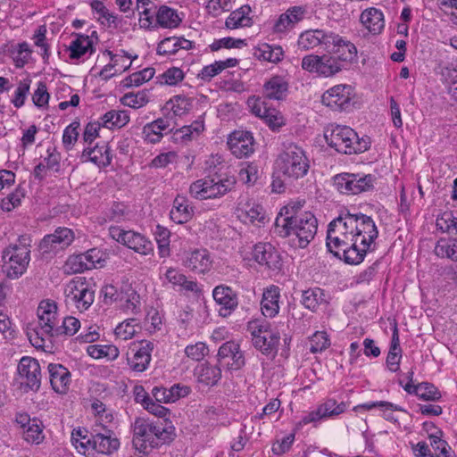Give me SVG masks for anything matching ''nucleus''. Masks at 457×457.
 <instances>
[{
    "label": "nucleus",
    "mask_w": 457,
    "mask_h": 457,
    "mask_svg": "<svg viewBox=\"0 0 457 457\" xmlns=\"http://www.w3.org/2000/svg\"><path fill=\"white\" fill-rule=\"evenodd\" d=\"M236 182L234 176L217 179L207 177L192 183L189 192L193 197L197 199L217 198L231 191Z\"/></svg>",
    "instance_id": "6e6552de"
},
{
    "label": "nucleus",
    "mask_w": 457,
    "mask_h": 457,
    "mask_svg": "<svg viewBox=\"0 0 457 457\" xmlns=\"http://www.w3.org/2000/svg\"><path fill=\"white\" fill-rule=\"evenodd\" d=\"M31 239L22 235L17 244H11L2 252V270L10 279L21 278L26 271L30 262Z\"/></svg>",
    "instance_id": "39448f33"
},
{
    "label": "nucleus",
    "mask_w": 457,
    "mask_h": 457,
    "mask_svg": "<svg viewBox=\"0 0 457 457\" xmlns=\"http://www.w3.org/2000/svg\"><path fill=\"white\" fill-rule=\"evenodd\" d=\"M183 265L192 271L204 274L212 269V259L207 249H195L185 253Z\"/></svg>",
    "instance_id": "412c9836"
},
{
    "label": "nucleus",
    "mask_w": 457,
    "mask_h": 457,
    "mask_svg": "<svg viewBox=\"0 0 457 457\" xmlns=\"http://www.w3.org/2000/svg\"><path fill=\"white\" fill-rule=\"evenodd\" d=\"M253 346L263 354H274L278 351L280 334L266 321L254 320L248 324Z\"/></svg>",
    "instance_id": "1a4fd4ad"
},
{
    "label": "nucleus",
    "mask_w": 457,
    "mask_h": 457,
    "mask_svg": "<svg viewBox=\"0 0 457 457\" xmlns=\"http://www.w3.org/2000/svg\"><path fill=\"white\" fill-rule=\"evenodd\" d=\"M103 126L112 129L113 127L122 128L129 121V115L127 111L111 110L104 113L102 118Z\"/></svg>",
    "instance_id": "a18cd8bd"
},
{
    "label": "nucleus",
    "mask_w": 457,
    "mask_h": 457,
    "mask_svg": "<svg viewBox=\"0 0 457 457\" xmlns=\"http://www.w3.org/2000/svg\"><path fill=\"white\" fill-rule=\"evenodd\" d=\"M434 253L440 259L457 262V237H441L434 247Z\"/></svg>",
    "instance_id": "e433bc0d"
},
{
    "label": "nucleus",
    "mask_w": 457,
    "mask_h": 457,
    "mask_svg": "<svg viewBox=\"0 0 457 457\" xmlns=\"http://www.w3.org/2000/svg\"><path fill=\"white\" fill-rule=\"evenodd\" d=\"M79 123L77 121L71 122L65 128L62 134V144L64 147L69 150L72 147L79 137Z\"/></svg>",
    "instance_id": "69168bd1"
},
{
    "label": "nucleus",
    "mask_w": 457,
    "mask_h": 457,
    "mask_svg": "<svg viewBox=\"0 0 457 457\" xmlns=\"http://www.w3.org/2000/svg\"><path fill=\"white\" fill-rule=\"evenodd\" d=\"M253 258L269 270H278L282 266L279 252L270 243H258L253 246Z\"/></svg>",
    "instance_id": "6ab92c4d"
},
{
    "label": "nucleus",
    "mask_w": 457,
    "mask_h": 457,
    "mask_svg": "<svg viewBox=\"0 0 457 457\" xmlns=\"http://www.w3.org/2000/svg\"><path fill=\"white\" fill-rule=\"evenodd\" d=\"M360 21L365 29L373 35L381 33L385 27L382 11L375 7L367 8L362 11Z\"/></svg>",
    "instance_id": "cd10ccee"
},
{
    "label": "nucleus",
    "mask_w": 457,
    "mask_h": 457,
    "mask_svg": "<svg viewBox=\"0 0 457 457\" xmlns=\"http://www.w3.org/2000/svg\"><path fill=\"white\" fill-rule=\"evenodd\" d=\"M29 79H23L19 82L18 87L14 92L13 97L12 99V103L16 108H21L24 105L25 99L29 92Z\"/></svg>",
    "instance_id": "680f3d73"
},
{
    "label": "nucleus",
    "mask_w": 457,
    "mask_h": 457,
    "mask_svg": "<svg viewBox=\"0 0 457 457\" xmlns=\"http://www.w3.org/2000/svg\"><path fill=\"white\" fill-rule=\"evenodd\" d=\"M120 103L134 109L141 108L148 103L147 93L145 91L127 93L120 98Z\"/></svg>",
    "instance_id": "bf43d9fd"
},
{
    "label": "nucleus",
    "mask_w": 457,
    "mask_h": 457,
    "mask_svg": "<svg viewBox=\"0 0 457 457\" xmlns=\"http://www.w3.org/2000/svg\"><path fill=\"white\" fill-rule=\"evenodd\" d=\"M87 353L92 358L100 359L107 358L109 360H115L119 356V349L112 345H91L87 347Z\"/></svg>",
    "instance_id": "09e8293b"
},
{
    "label": "nucleus",
    "mask_w": 457,
    "mask_h": 457,
    "mask_svg": "<svg viewBox=\"0 0 457 457\" xmlns=\"http://www.w3.org/2000/svg\"><path fill=\"white\" fill-rule=\"evenodd\" d=\"M47 370L53 390L58 394H66L71 383L69 370L59 363H49Z\"/></svg>",
    "instance_id": "393cba45"
},
{
    "label": "nucleus",
    "mask_w": 457,
    "mask_h": 457,
    "mask_svg": "<svg viewBox=\"0 0 457 457\" xmlns=\"http://www.w3.org/2000/svg\"><path fill=\"white\" fill-rule=\"evenodd\" d=\"M254 55L260 60L276 63L283 59L284 51L280 46L262 44L255 49Z\"/></svg>",
    "instance_id": "c03bdc74"
},
{
    "label": "nucleus",
    "mask_w": 457,
    "mask_h": 457,
    "mask_svg": "<svg viewBox=\"0 0 457 457\" xmlns=\"http://www.w3.org/2000/svg\"><path fill=\"white\" fill-rule=\"evenodd\" d=\"M81 158L85 161H90L98 167H107L112 162L111 148L106 143L97 144L93 148L85 149Z\"/></svg>",
    "instance_id": "c85d7f7f"
},
{
    "label": "nucleus",
    "mask_w": 457,
    "mask_h": 457,
    "mask_svg": "<svg viewBox=\"0 0 457 457\" xmlns=\"http://www.w3.org/2000/svg\"><path fill=\"white\" fill-rule=\"evenodd\" d=\"M156 22L162 28L174 29L180 24L181 19L176 10L162 5L156 12Z\"/></svg>",
    "instance_id": "a19ab883"
},
{
    "label": "nucleus",
    "mask_w": 457,
    "mask_h": 457,
    "mask_svg": "<svg viewBox=\"0 0 457 457\" xmlns=\"http://www.w3.org/2000/svg\"><path fill=\"white\" fill-rule=\"evenodd\" d=\"M323 296L322 289L319 287L310 288L303 291L301 302L305 308L314 312L324 301Z\"/></svg>",
    "instance_id": "3c124183"
},
{
    "label": "nucleus",
    "mask_w": 457,
    "mask_h": 457,
    "mask_svg": "<svg viewBox=\"0 0 457 457\" xmlns=\"http://www.w3.org/2000/svg\"><path fill=\"white\" fill-rule=\"evenodd\" d=\"M288 84L280 76H274L263 86V94L269 99L281 100L286 96Z\"/></svg>",
    "instance_id": "4c0bfd02"
},
{
    "label": "nucleus",
    "mask_w": 457,
    "mask_h": 457,
    "mask_svg": "<svg viewBox=\"0 0 457 457\" xmlns=\"http://www.w3.org/2000/svg\"><path fill=\"white\" fill-rule=\"evenodd\" d=\"M38 322L35 327L27 329L30 344L36 348H43L46 341L51 342L58 337L59 320L57 319V305L49 300L42 301L37 308Z\"/></svg>",
    "instance_id": "7ed1b4c3"
},
{
    "label": "nucleus",
    "mask_w": 457,
    "mask_h": 457,
    "mask_svg": "<svg viewBox=\"0 0 457 457\" xmlns=\"http://www.w3.org/2000/svg\"><path fill=\"white\" fill-rule=\"evenodd\" d=\"M305 10L302 6H293L280 14L273 25L275 33H285L293 29L304 17Z\"/></svg>",
    "instance_id": "bb28decb"
},
{
    "label": "nucleus",
    "mask_w": 457,
    "mask_h": 457,
    "mask_svg": "<svg viewBox=\"0 0 457 457\" xmlns=\"http://www.w3.org/2000/svg\"><path fill=\"white\" fill-rule=\"evenodd\" d=\"M378 237V228L370 216L345 209L328 224L326 245L335 256L341 257V251L346 263L357 265L374 250Z\"/></svg>",
    "instance_id": "f257e3e1"
},
{
    "label": "nucleus",
    "mask_w": 457,
    "mask_h": 457,
    "mask_svg": "<svg viewBox=\"0 0 457 457\" xmlns=\"http://www.w3.org/2000/svg\"><path fill=\"white\" fill-rule=\"evenodd\" d=\"M9 53L15 66L17 68H22L26 63H28L32 51L29 45L24 41L15 46H12L9 49Z\"/></svg>",
    "instance_id": "de8ad7c7"
},
{
    "label": "nucleus",
    "mask_w": 457,
    "mask_h": 457,
    "mask_svg": "<svg viewBox=\"0 0 457 457\" xmlns=\"http://www.w3.org/2000/svg\"><path fill=\"white\" fill-rule=\"evenodd\" d=\"M413 372H409V382L403 386V389L411 395H415L423 401H437L442 397L441 392L436 386L428 382H422L418 385L411 383Z\"/></svg>",
    "instance_id": "a878e982"
},
{
    "label": "nucleus",
    "mask_w": 457,
    "mask_h": 457,
    "mask_svg": "<svg viewBox=\"0 0 457 457\" xmlns=\"http://www.w3.org/2000/svg\"><path fill=\"white\" fill-rule=\"evenodd\" d=\"M277 166L286 179L295 181L307 175L310 161L302 147L288 144L278 155Z\"/></svg>",
    "instance_id": "0eeeda50"
},
{
    "label": "nucleus",
    "mask_w": 457,
    "mask_h": 457,
    "mask_svg": "<svg viewBox=\"0 0 457 457\" xmlns=\"http://www.w3.org/2000/svg\"><path fill=\"white\" fill-rule=\"evenodd\" d=\"M125 238L126 242H124L123 245L129 249H132L134 252L142 255L153 254V243L140 233L129 230L127 237Z\"/></svg>",
    "instance_id": "c9c22d12"
},
{
    "label": "nucleus",
    "mask_w": 457,
    "mask_h": 457,
    "mask_svg": "<svg viewBox=\"0 0 457 457\" xmlns=\"http://www.w3.org/2000/svg\"><path fill=\"white\" fill-rule=\"evenodd\" d=\"M18 373L21 384L26 389L37 392L41 385V369L37 360L29 356H24L18 364Z\"/></svg>",
    "instance_id": "4468645a"
},
{
    "label": "nucleus",
    "mask_w": 457,
    "mask_h": 457,
    "mask_svg": "<svg viewBox=\"0 0 457 457\" xmlns=\"http://www.w3.org/2000/svg\"><path fill=\"white\" fill-rule=\"evenodd\" d=\"M184 79V72L177 67L168 69L160 76L162 84L175 86Z\"/></svg>",
    "instance_id": "338daca9"
},
{
    "label": "nucleus",
    "mask_w": 457,
    "mask_h": 457,
    "mask_svg": "<svg viewBox=\"0 0 457 457\" xmlns=\"http://www.w3.org/2000/svg\"><path fill=\"white\" fill-rule=\"evenodd\" d=\"M332 30L323 29H311L303 31L297 39V46L301 51H312L317 47L328 50V43Z\"/></svg>",
    "instance_id": "dca6fc26"
},
{
    "label": "nucleus",
    "mask_w": 457,
    "mask_h": 457,
    "mask_svg": "<svg viewBox=\"0 0 457 457\" xmlns=\"http://www.w3.org/2000/svg\"><path fill=\"white\" fill-rule=\"evenodd\" d=\"M204 130V122L199 119L192 122L188 126H184L176 131L179 134L183 142L191 141Z\"/></svg>",
    "instance_id": "603ef678"
},
{
    "label": "nucleus",
    "mask_w": 457,
    "mask_h": 457,
    "mask_svg": "<svg viewBox=\"0 0 457 457\" xmlns=\"http://www.w3.org/2000/svg\"><path fill=\"white\" fill-rule=\"evenodd\" d=\"M131 429L133 445L137 451L144 454L170 443L176 436L175 428L167 419L161 422L137 417L131 424Z\"/></svg>",
    "instance_id": "f03ea898"
},
{
    "label": "nucleus",
    "mask_w": 457,
    "mask_h": 457,
    "mask_svg": "<svg viewBox=\"0 0 457 457\" xmlns=\"http://www.w3.org/2000/svg\"><path fill=\"white\" fill-rule=\"evenodd\" d=\"M332 179L333 186L340 194L351 195L371 190L376 178L371 174L343 172L335 175Z\"/></svg>",
    "instance_id": "9d476101"
},
{
    "label": "nucleus",
    "mask_w": 457,
    "mask_h": 457,
    "mask_svg": "<svg viewBox=\"0 0 457 457\" xmlns=\"http://www.w3.org/2000/svg\"><path fill=\"white\" fill-rule=\"evenodd\" d=\"M80 328V321L72 316H68L63 319L62 324L59 326V336H73Z\"/></svg>",
    "instance_id": "774afa93"
},
{
    "label": "nucleus",
    "mask_w": 457,
    "mask_h": 457,
    "mask_svg": "<svg viewBox=\"0 0 457 457\" xmlns=\"http://www.w3.org/2000/svg\"><path fill=\"white\" fill-rule=\"evenodd\" d=\"M301 67L303 71L321 78L333 77L342 71V67L328 54H307L302 59Z\"/></svg>",
    "instance_id": "f8f14e48"
},
{
    "label": "nucleus",
    "mask_w": 457,
    "mask_h": 457,
    "mask_svg": "<svg viewBox=\"0 0 457 457\" xmlns=\"http://www.w3.org/2000/svg\"><path fill=\"white\" fill-rule=\"evenodd\" d=\"M280 297L279 288L276 286H270L266 288L262 295L261 302L262 312L265 317H275L279 311L278 300Z\"/></svg>",
    "instance_id": "f704fd0d"
},
{
    "label": "nucleus",
    "mask_w": 457,
    "mask_h": 457,
    "mask_svg": "<svg viewBox=\"0 0 457 457\" xmlns=\"http://www.w3.org/2000/svg\"><path fill=\"white\" fill-rule=\"evenodd\" d=\"M217 357L219 363L230 371L239 370L245 364V353L236 341L223 343L218 350Z\"/></svg>",
    "instance_id": "2eb2a0df"
},
{
    "label": "nucleus",
    "mask_w": 457,
    "mask_h": 457,
    "mask_svg": "<svg viewBox=\"0 0 457 457\" xmlns=\"http://www.w3.org/2000/svg\"><path fill=\"white\" fill-rule=\"evenodd\" d=\"M320 412L322 413L324 419L337 416L346 410V404L344 402L337 403L335 399H327L323 403L319 405Z\"/></svg>",
    "instance_id": "13d9d810"
},
{
    "label": "nucleus",
    "mask_w": 457,
    "mask_h": 457,
    "mask_svg": "<svg viewBox=\"0 0 457 457\" xmlns=\"http://www.w3.org/2000/svg\"><path fill=\"white\" fill-rule=\"evenodd\" d=\"M74 239V233L65 227L57 228L53 234L46 235L39 243L42 254H49L69 246Z\"/></svg>",
    "instance_id": "f3484780"
},
{
    "label": "nucleus",
    "mask_w": 457,
    "mask_h": 457,
    "mask_svg": "<svg viewBox=\"0 0 457 457\" xmlns=\"http://www.w3.org/2000/svg\"><path fill=\"white\" fill-rule=\"evenodd\" d=\"M164 278L168 283L171 284L172 287L179 291L192 293H197L199 291L197 282L187 279V278L177 269L169 268L164 273Z\"/></svg>",
    "instance_id": "c756f323"
},
{
    "label": "nucleus",
    "mask_w": 457,
    "mask_h": 457,
    "mask_svg": "<svg viewBox=\"0 0 457 457\" xmlns=\"http://www.w3.org/2000/svg\"><path fill=\"white\" fill-rule=\"evenodd\" d=\"M193 99L182 95L171 97L164 105L165 110L171 111L174 116H182L187 113L193 106Z\"/></svg>",
    "instance_id": "79ce46f5"
},
{
    "label": "nucleus",
    "mask_w": 457,
    "mask_h": 457,
    "mask_svg": "<svg viewBox=\"0 0 457 457\" xmlns=\"http://www.w3.org/2000/svg\"><path fill=\"white\" fill-rule=\"evenodd\" d=\"M310 352L318 353L325 351L330 345L328 336L324 331H316L309 339Z\"/></svg>",
    "instance_id": "052dcab7"
},
{
    "label": "nucleus",
    "mask_w": 457,
    "mask_h": 457,
    "mask_svg": "<svg viewBox=\"0 0 457 457\" xmlns=\"http://www.w3.org/2000/svg\"><path fill=\"white\" fill-rule=\"evenodd\" d=\"M324 137L331 148L345 154L363 153L370 145L368 137L360 138L352 128L345 125L329 124L324 130Z\"/></svg>",
    "instance_id": "20e7f679"
},
{
    "label": "nucleus",
    "mask_w": 457,
    "mask_h": 457,
    "mask_svg": "<svg viewBox=\"0 0 457 457\" xmlns=\"http://www.w3.org/2000/svg\"><path fill=\"white\" fill-rule=\"evenodd\" d=\"M228 145L237 158L248 157L254 151V139L251 132L236 130L228 138Z\"/></svg>",
    "instance_id": "aec40b11"
},
{
    "label": "nucleus",
    "mask_w": 457,
    "mask_h": 457,
    "mask_svg": "<svg viewBox=\"0 0 457 457\" xmlns=\"http://www.w3.org/2000/svg\"><path fill=\"white\" fill-rule=\"evenodd\" d=\"M214 301L219 304V312L222 317L228 316L238 304L237 295L231 287L219 285L212 291Z\"/></svg>",
    "instance_id": "4be33fe9"
},
{
    "label": "nucleus",
    "mask_w": 457,
    "mask_h": 457,
    "mask_svg": "<svg viewBox=\"0 0 457 457\" xmlns=\"http://www.w3.org/2000/svg\"><path fill=\"white\" fill-rule=\"evenodd\" d=\"M71 59H79L86 54H92L94 52L93 41L88 36L78 34L68 47Z\"/></svg>",
    "instance_id": "58836bf2"
},
{
    "label": "nucleus",
    "mask_w": 457,
    "mask_h": 457,
    "mask_svg": "<svg viewBox=\"0 0 457 457\" xmlns=\"http://www.w3.org/2000/svg\"><path fill=\"white\" fill-rule=\"evenodd\" d=\"M43 428L44 426L40 420L37 418L32 419V423L23 431V438L30 444H41L45 439Z\"/></svg>",
    "instance_id": "8fccbe9b"
},
{
    "label": "nucleus",
    "mask_w": 457,
    "mask_h": 457,
    "mask_svg": "<svg viewBox=\"0 0 457 457\" xmlns=\"http://www.w3.org/2000/svg\"><path fill=\"white\" fill-rule=\"evenodd\" d=\"M65 304L69 308H75L80 312L87 310L95 300V291L85 279H72L64 291Z\"/></svg>",
    "instance_id": "9b49d317"
},
{
    "label": "nucleus",
    "mask_w": 457,
    "mask_h": 457,
    "mask_svg": "<svg viewBox=\"0 0 457 457\" xmlns=\"http://www.w3.org/2000/svg\"><path fill=\"white\" fill-rule=\"evenodd\" d=\"M238 218L244 223H252L259 225L264 222L265 213L263 208L255 203H245L237 209Z\"/></svg>",
    "instance_id": "72a5a7b5"
},
{
    "label": "nucleus",
    "mask_w": 457,
    "mask_h": 457,
    "mask_svg": "<svg viewBox=\"0 0 457 457\" xmlns=\"http://www.w3.org/2000/svg\"><path fill=\"white\" fill-rule=\"evenodd\" d=\"M140 329L139 322L136 318H129L115 328V334L123 340L131 338Z\"/></svg>",
    "instance_id": "864d4df0"
},
{
    "label": "nucleus",
    "mask_w": 457,
    "mask_h": 457,
    "mask_svg": "<svg viewBox=\"0 0 457 457\" xmlns=\"http://www.w3.org/2000/svg\"><path fill=\"white\" fill-rule=\"evenodd\" d=\"M251 8L249 5H243L240 8L230 12L227 18L225 25L229 29H237L240 27H248L251 25V18L249 12Z\"/></svg>",
    "instance_id": "ea45409f"
},
{
    "label": "nucleus",
    "mask_w": 457,
    "mask_h": 457,
    "mask_svg": "<svg viewBox=\"0 0 457 457\" xmlns=\"http://www.w3.org/2000/svg\"><path fill=\"white\" fill-rule=\"evenodd\" d=\"M154 345L151 341H141L138 345L131 348L133 355L128 358V362L132 370L143 372L148 368Z\"/></svg>",
    "instance_id": "5701e85b"
},
{
    "label": "nucleus",
    "mask_w": 457,
    "mask_h": 457,
    "mask_svg": "<svg viewBox=\"0 0 457 457\" xmlns=\"http://www.w3.org/2000/svg\"><path fill=\"white\" fill-rule=\"evenodd\" d=\"M276 227L281 237L295 236L299 248H305L314 239L318 229V220L311 212H305L294 219H276Z\"/></svg>",
    "instance_id": "423d86ee"
},
{
    "label": "nucleus",
    "mask_w": 457,
    "mask_h": 457,
    "mask_svg": "<svg viewBox=\"0 0 457 457\" xmlns=\"http://www.w3.org/2000/svg\"><path fill=\"white\" fill-rule=\"evenodd\" d=\"M193 215L194 210L189 200L184 195H177L170 212V219L177 224H184L190 220Z\"/></svg>",
    "instance_id": "7c9ffc66"
},
{
    "label": "nucleus",
    "mask_w": 457,
    "mask_h": 457,
    "mask_svg": "<svg viewBox=\"0 0 457 457\" xmlns=\"http://www.w3.org/2000/svg\"><path fill=\"white\" fill-rule=\"evenodd\" d=\"M85 261H87V259L83 257L82 253L71 255L68 258L65 268L69 273L83 272L88 270Z\"/></svg>",
    "instance_id": "0e129e2a"
},
{
    "label": "nucleus",
    "mask_w": 457,
    "mask_h": 457,
    "mask_svg": "<svg viewBox=\"0 0 457 457\" xmlns=\"http://www.w3.org/2000/svg\"><path fill=\"white\" fill-rule=\"evenodd\" d=\"M195 376L199 384L206 386H215L221 378V370L218 365L202 363L195 369Z\"/></svg>",
    "instance_id": "2f4dec72"
},
{
    "label": "nucleus",
    "mask_w": 457,
    "mask_h": 457,
    "mask_svg": "<svg viewBox=\"0 0 457 457\" xmlns=\"http://www.w3.org/2000/svg\"><path fill=\"white\" fill-rule=\"evenodd\" d=\"M352 96L353 88L351 86L337 85L322 95L321 102L334 111H341L349 105Z\"/></svg>",
    "instance_id": "a211bd4d"
},
{
    "label": "nucleus",
    "mask_w": 457,
    "mask_h": 457,
    "mask_svg": "<svg viewBox=\"0 0 457 457\" xmlns=\"http://www.w3.org/2000/svg\"><path fill=\"white\" fill-rule=\"evenodd\" d=\"M171 117L166 116L159 118L150 123H147L143 129L145 140L155 144L162 138V131L167 130L171 126Z\"/></svg>",
    "instance_id": "473e14b6"
},
{
    "label": "nucleus",
    "mask_w": 457,
    "mask_h": 457,
    "mask_svg": "<svg viewBox=\"0 0 457 457\" xmlns=\"http://www.w3.org/2000/svg\"><path fill=\"white\" fill-rule=\"evenodd\" d=\"M303 205V203L301 201L290 202L280 209L278 218H280L281 220H287V218L294 219L295 217H298L305 212L302 211Z\"/></svg>",
    "instance_id": "e2e57ef3"
},
{
    "label": "nucleus",
    "mask_w": 457,
    "mask_h": 457,
    "mask_svg": "<svg viewBox=\"0 0 457 457\" xmlns=\"http://www.w3.org/2000/svg\"><path fill=\"white\" fill-rule=\"evenodd\" d=\"M154 73L155 71L154 68H145L137 72H134L124 79V87H139L143 83L149 81L154 77Z\"/></svg>",
    "instance_id": "4d7b16f0"
},
{
    "label": "nucleus",
    "mask_w": 457,
    "mask_h": 457,
    "mask_svg": "<svg viewBox=\"0 0 457 457\" xmlns=\"http://www.w3.org/2000/svg\"><path fill=\"white\" fill-rule=\"evenodd\" d=\"M95 434L89 433L84 428H74L71 433V441L79 453L90 454V447Z\"/></svg>",
    "instance_id": "37998d69"
},
{
    "label": "nucleus",
    "mask_w": 457,
    "mask_h": 457,
    "mask_svg": "<svg viewBox=\"0 0 457 457\" xmlns=\"http://www.w3.org/2000/svg\"><path fill=\"white\" fill-rule=\"evenodd\" d=\"M130 211L121 202H114L104 212V220L112 222H122L129 219Z\"/></svg>",
    "instance_id": "49530a36"
},
{
    "label": "nucleus",
    "mask_w": 457,
    "mask_h": 457,
    "mask_svg": "<svg viewBox=\"0 0 457 457\" xmlns=\"http://www.w3.org/2000/svg\"><path fill=\"white\" fill-rule=\"evenodd\" d=\"M92 447H90V454L95 452L103 454H111L120 446V441L114 433L104 428V432H97L92 439Z\"/></svg>",
    "instance_id": "b1692460"
},
{
    "label": "nucleus",
    "mask_w": 457,
    "mask_h": 457,
    "mask_svg": "<svg viewBox=\"0 0 457 457\" xmlns=\"http://www.w3.org/2000/svg\"><path fill=\"white\" fill-rule=\"evenodd\" d=\"M46 27L38 26L33 34V41L36 46L41 49V56L45 62H48L50 56V46L46 42Z\"/></svg>",
    "instance_id": "6e6d98bb"
},
{
    "label": "nucleus",
    "mask_w": 457,
    "mask_h": 457,
    "mask_svg": "<svg viewBox=\"0 0 457 457\" xmlns=\"http://www.w3.org/2000/svg\"><path fill=\"white\" fill-rule=\"evenodd\" d=\"M328 45V54L332 55L338 66L343 68L345 63H353L357 60L358 51L355 45L339 34L333 31Z\"/></svg>",
    "instance_id": "ddd939ff"
},
{
    "label": "nucleus",
    "mask_w": 457,
    "mask_h": 457,
    "mask_svg": "<svg viewBox=\"0 0 457 457\" xmlns=\"http://www.w3.org/2000/svg\"><path fill=\"white\" fill-rule=\"evenodd\" d=\"M155 240L158 245V252L159 255L162 258L167 257L170 255V231L161 226L157 225L155 228Z\"/></svg>",
    "instance_id": "5fc2aeb1"
}]
</instances>
